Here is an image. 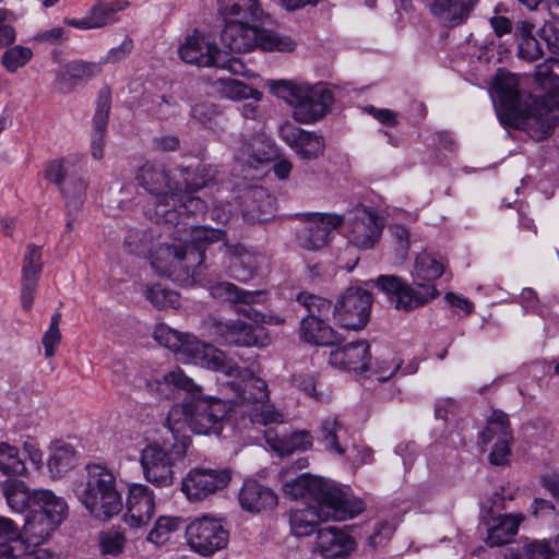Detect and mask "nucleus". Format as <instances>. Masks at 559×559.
Wrapping results in <instances>:
<instances>
[{"mask_svg":"<svg viewBox=\"0 0 559 559\" xmlns=\"http://www.w3.org/2000/svg\"><path fill=\"white\" fill-rule=\"evenodd\" d=\"M180 177L181 191L168 203L156 206L150 215L156 225L165 227L173 239L170 243H163L170 266L183 269L187 274L200 275L202 269L216 263L214 246L224 240L226 231L198 224V218L205 214L207 206L192 193L214 180L211 167L200 164L193 171L185 168Z\"/></svg>","mask_w":559,"mask_h":559,"instance_id":"1","label":"nucleus"},{"mask_svg":"<svg viewBox=\"0 0 559 559\" xmlns=\"http://www.w3.org/2000/svg\"><path fill=\"white\" fill-rule=\"evenodd\" d=\"M154 338L174 353L186 356L188 361L222 373L221 391L229 403L257 405L269 401L264 380L248 369H240L222 352L194 335L159 324L154 330Z\"/></svg>","mask_w":559,"mask_h":559,"instance_id":"2","label":"nucleus"},{"mask_svg":"<svg viewBox=\"0 0 559 559\" xmlns=\"http://www.w3.org/2000/svg\"><path fill=\"white\" fill-rule=\"evenodd\" d=\"M8 506L15 512L27 511L24 524L26 542L39 546L66 519L68 506L48 489L31 490L23 480L8 479L3 484Z\"/></svg>","mask_w":559,"mask_h":559,"instance_id":"3","label":"nucleus"},{"mask_svg":"<svg viewBox=\"0 0 559 559\" xmlns=\"http://www.w3.org/2000/svg\"><path fill=\"white\" fill-rule=\"evenodd\" d=\"M493 88L501 106L510 114L514 128L525 131L535 141H542L551 133L557 116L551 114L542 97L521 92L515 74L499 72Z\"/></svg>","mask_w":559,"mask_h":559,"instance_id":"4","label":"nucleus"},{"mask_svg":"<svg viewBox=\"0 0 559 559\" xmlns=\"http://www.w3.org/2000/svg\"><path fill=\"white\" fill-rule=\"evenodd\" d=\"M444 272V266L433 254L421 252L416 257L413 277L416 286L412 287L396 275H380L376 286L384 293L395 308L406 312L423 307L439 295L433 282Z\"/></svg>","mask_w":559,"mask_h":559,"instance_id":"5","label":"nucleus"},{"mask_svg":"<svg viewBox=\"0 0 559 559\" xmlns=\"http://www.w3.org/2000/svg\"><path fill=\"white\" fill-rule=\"evenodd\" d=\"M199 393L198 386L181 403L171 406L164 425L166 433L179 437L188 436L187 429L200 435L221 431V421L226 416L228 406L221 399L202 397Z\"/></svg>","mask_w":559,"mask_h":559,"instance_id":"6","label":"nucleus"},{"mask_svg":"<svg viewBox=\"0 0 559 559\" xmlns=\"http://www.w3.org/2000/svg\"><path fill=\"white\" fill-rule=\"evenodd\" d=\"M283 490L294 499H311L321 503V512L338 519H352L365 510L360 499H349L330 480L305 473L285 481Z\"/></svg>","mask_w":559,"mask_h":559,"instance_id":"7","label":"nucleus"},{"mask_svg":"<svg viewBox=\"0 0 559 559\" xmlns=\"http://www.w3.org/2000/svg\"><path fill=\"white\" fill-rule=\"evenodd\" d=\"M271 91L294 107L293 117L300 123H312L323 118L334 103L333 92L324 84H295L278 80L271 83Z\"/></svg>","mask_w":559,"mask_h":559,"instance_id":"8","label":"nucleus"},{"mask_svg":"<svg viewBox=\"0 0 559 559\" xmlns=\"http://www.w3.org/2000/svg\"><path fill=\"white\" fill-rule=\"evenodd\" d=\"M86 472V484L78 493L79 499L92 516L107 521L122 509V497L117 489L116 476L100 464H88Z\"/></svg>","mask_w":559,"mask_h":559,"instance_id":"9","label":"nucleus"},{"mask_svg":"<svg viewBox=\"0 0 559 559\" xmlns=\"http://www.w3.org/2000/svg\"><path fill=\"white\" fill-rule=\"evenodd\" d=\"M189 445V436L177 437L166 432L162 443L146 445L140 459L145 479L157 487L170 486L174 481L173 466L185 457Z\"/></svg>","mask_w":559,"mask_h":559,"instance_id":"10","label":"nucleus"},{"mask_svg":"<svg viewBox=\"0 0 559 559\" xmlns=\"http://www.w3.org/2000/svg\"><path fill=\"white\" fill-rule=\"evenodd\" d=\"M292 218L298 222L295 227L298 246L309 251L320 250L328 246L333 230L345 221L342 215L320 212L295 213Z\"/></svg>","mask_w":559,"mask_h":559,"instance_id":"11","label":"nucleus"},{"mask_svg":"<svg viewBox=\"0 0 559 559\" xmlns=\"http://www.w3.org/2000/svg\"><path fill=\"white\" fill-rule=\"evenodd\" d=\"M211 295L237 306L236 311L255 323L282 324L285 320L278 316H266L253 308V305L266 301V290H248L229 282H219L211 287Z\"/></svg>","mask_w":559,"mask_h":559,"instance_id":"12","label":"nucleus"},{"mask_svg":"<svg viewBox=\"0 0 559 559\" xmlns=\"http://www.w3.org/2000/svg\"><path fill=\"white\" fill-rule=\"evenodd\" d=\"M44 173L45 179L59 187L66 205L79 210L87 189L85 173L67 158L47 163Z\"/></svg>","mask_w":559,"mask_h":559,"instance_id":"13","label":"nucleus"},{"mask_svg":"<svg viewBox=\"0 0 559 559\" xmlns=\"http://www.w3.org/2000/svg\"><path fill=\"white\" fill-rule=\"evenodd\" d=\"M372 295L359 287L347 288L333 307L335 322L346 330H362L370 318Z\"/></svg>","mask_w":559,"mask_h":559,"instance_id":"14","label":"nucleus"},{"mask_svg":"<svg viewBox=\"0 0 559 559\" xmlns=\"http://www.w3.org/2000/svg\"><path fill=\"white\" fill-rule=\"evenodd\" d=\"M187 543L201 556H211L224 549L229 542V532L222 520L203 515L194 519L185 527Z\"/></svg>","mask_w":559,"mask_h":559,"instance_id":"15","label":"nucleus"},{"mask_svg":"<svg viewBox=\"0 0 559 559\" xmlns=\"http://www.w3.org/2000/svg\"><path fill=\"white\" fill-rule=\"evenodd\" d=\"M211 334L221 345L257 346L269 344V334L263 326H253L241 320L213 319L210 323Z\"/></svg>","mask_w":559,"mask_h":559,"instance_id":"16","label":"nucleus"},{"mask_svg":"<svg viewBox=\"0 0 559 559\" xmlns=\"http://www.w3.org/2000/svg\"><path fill=\"white\" fill-rule=\"evenodd\" d=\"M135 180L146 192L155 198L153 210L160 203H168L181 191V180H173L163 164L145 163L135 175ZM151 212V209L148 210Z\"/></svg>","mask_w":559,"mask_h":559,"instance_id":"17","label":"nucleus"},{"mask_svg":"<svg viewBox=\"0 0 559 559\" xmlns=\"http://www.w3.org/2000/svg\"><path fill=\"white\" fill-rule=\"evenodd\" d=\"M231 479L230 471L193 468L182 479L181 490L189 500L201 501L227 487Z\"/></svg>","mask_w":559,"mask_h":559,"instance_id":"18","label":"nucleus"},{"mask_svg":"<svg viewBox=\"0 0 559 559\" xmlns=\"http://www.w3.org/2000/svg\"><path fill=\"white\" fill-rule=\"evenodd\" d=\"M349 242L362 250L371 249L379 241L382 225L378 214L370 207L358 205L354 207L348 217Z\"/></svg>","mask_w":559,"mask_h":559,"instance_id":"19","label":"nucleus"},{"mask_svg":"<svg viewBox=\"0 0 559 559\" xmlns=\"http://www.w3.org/2000/svg\"><path fill=\"white\" fill-rule=\"evenodd\" d=\"M43 267L41 247L27 245L22 260L20 280V301L24 311L28 312L33 308Z\"/></svg>","mask_w":559,"mask_h":559,"instance_id":"20","label":"nucleus"},{"mask_svg":"<svg viewBox=\"0 0 559 559\" xmlns=\"http://www.w3.org/2000/svg\"><path fill=\"white\" fill-rule=\"evenodd\" d=\"M218 243V253L223 254V263H228L230 276L243 283L250 281L258 269L255 257L239 243H228L226 237Z\"/></svg>","mask_w":559,"mask_h":559,"instance_id":"21","label":"nucleus"},{"mask_svg":"<svg viewBox=\"0 0 559 559\" xmlns=\"http://www.w3.org/2000/svg\"><path fill=\"white\" fill-rule=\"evenodd\" d=\"M251 21L226 23L221 34L223 49L235 52H248L259 47L260 28L250 25Z\"/></svg>","mask_w":559,"mask_h":559,"instance_id":"22","label":"nucleus"},{"mask_svg":"<svg viewBox=\"0 0 559 559\" xmlns=\"http://www.w3.org/2000/svg\"><path fill=\"white\" fill-rule=\"evenodd\" d=\"M369 344L367 341H356L332 350L329 364L345 371L362 373L369 369Z\"/></svg>","mask_w":559,"mask_h":559,"instance_id":"23","label":"nucleus"},{"mask_svg":"<svg viewBox=\"0 0 559 559\" xmlns=\"http://www.w3.org/2000/svg\"><path fill=\"white\" fill-rule=\"evenodd\" d=\"M127 509L126 522L131 527L148 524L155 511L153 491L145 485L131 486L127 498Z\"/></svg>","mask_w":559,"mask_h":559,"instance_id":"24","label":"nucleus"},{"mask_svg":"<svg viewBox=\"0 0 559 559\" xmlns=\"http://www.w3.org/2000/svg\"><path fill=\"white\" fill-rule=\"evenodd\" d=\"M355 540L335 526L317 530L313 551L324 558H344L355 548Z\"/></svg>","mask_w":559,"mask_h":559,"instance_id":"25","label":"nucleus"},{"mask_svg":"<svg viewBox=\"0 0 559 559\" xmlns=\"http://www.w3.org/2000/svg\"><path fill=\"white\" fill-rule=\"evenodd\" d=\"M110 107V91L103 88L98 93L96 110L92 120L91 150L94 159H102L104 156L105 134L109 121Z\"/></svg>","mask_w":559,"mask_h":559,"instance_id":"26","label":"nucleus"},{"mask_svg":"<svg viewBox=\"0 0 559 559\" xmlns=\"http://www.w3.org/2000/svg\"><path fill=\"white\" fill-rule=\"evenodd\" d=\"M238 499L242 510L252 513L272 510L278 502L277 495L271 488L253 479L245 480Z\"/></svg>","mask_w":559,"mask_h":559,"instance_id":"27","label":"nucleus"},{"mask_svg":"<svg viewBox=\"0 0 559 559\" xmlns=\"http://www.w3.org/2000/svg\"><path fill=\"white\" fill-rule=\"evenodd\" d=\"M283 138L290 148L302 159H316L323 155L325 143L321 135L300 128H288Z\"/></svg>","mask_w":559,"mask_h":559,"instance_id":"28","label":"nucleus"},{"mask_svg":"<svg viewBox=\"0 0 559 559\" xmlns=\"http://www.w3.org/2000/svg\"><path fill=\"white\" fill-rule=\"evenodd\" d=\"M218 13L226 23L251 21L264 23L270 19L259 0H217Z\"/></svg>","mask_w":559,"mask_h":559,"instance_id":"29","label":"nucleus"},{"mask_svg":"<svg viewBox=\"0 0 559 559\" xmlns=\"http://www.w3.org/2000/svg\"><path fill=\"white\" fill-rule=\"evenodd\" d=\"M218 49L219 48L211 43L210 39H206L195 31L191 36H188L186 41L180 46L179 57L187 63L200 67H212Z\"/></svg>","mask_w":559,"mask_h":559,"instance_id":"30","label":"nucleus"},{"mask_svg":"<svg viewBox=\"0 0 559 559\" xmlns=\"http://www.w3.org/2000/svg\"><path fill=\"white\" fill-rule=\"evenodd\" d=\"M299 337L302 342L317 346H335L344 341V338L325 322V319L314 317H304L301 319Z\"/></svg>","mask_w":559,"mask_h":559,"instance_id":"31","label":"nucleus"},{"mask_svg":"<svg viewBox=\"0 0 559 559\" xmlns=\"http://www.w3.org/2000/svg\"><path fill=\"white\" fill-rule=\"evenodd\" d=\"M269 447L280 456H288L298 451H307L313 444V435L308 430H296L290 435L265 433Z\"/></svg>","mask_w":559,"mask_h":559,"instance_id":"32","label":"nucleus"},{"mask_svg":"<svg viewBox=\"0 0 559 559\" xmlns=\"http://www.w3.org/2000/svg\"><path fill=\"white\" fill-rule=\"evenodd\" d=\"M504 559H559V536L508 548Z\"/></svg>","mask_w":559,"mask_h":559,"instance_id":"33","label":"nucleus"},{"mask_svg":"<svg viewBox=\"0 0 559 559\" xmlns=\"http://www.w3.org/2000/svg\"><path fill=\"white\" fill-rule=\"evenodd\" d=\"M321 503H314L308 509L292 511L289 516L292 533L296 536H309L314 531L319 522L323 521H344L345 519L335 518L332 514L321 512Z\"/></svg>","mask_w":559,"mask_h":559,"instance_id":"34","label":"nucleus"},{"mask_svg":"<svg viewBox=\"0 0 559 559\" xmlns=\"http://www.w3.org/2000/svg\"><path fill=\"white\" fill-rule=\"evenodd\" d=\"M102 68L98 62L73 60L64 64L56 74V82L70 90L79 81H87L100 73Z\"/></svg>","mask_w":559,"mask_h":559,"instance_id":"35","label":"nucleus"},{"mask_svg":"<svg viewBox=\"0 0 559 559\" xmlns=\"http://www.w3.org/2000/svg\"><path fill=\"white\" fill-rule=\"evenodd\" d=\"M478 0H438L433 1L430 11L445 22L454 24L465 21Z\"/></svg>","mask_w":559,"mask_h":559,"instance_id":"36","label":"nucleus"},{"mask_svg":"<svg viewBox=\"0 0 559 559\" xmlns=\"http://www.w3.org/2000/svg\"><path fill=\"white\" fill-rule=\"evenodd\" d=\"M522 520L523 516L521 514H504L493 519V524L487 530V545L496 547L508 544L516 535Z\"/></svg>","mask_w":559,"mask_h":559,"instance_id":"37","label":"nucleus"},{"mask_svg":"<svg viewBox=\"0 0 559 559\" xmlns=\"http://www.w3.org/2000/svg\"><path fill=\"white\" fill-rule=\"evenodd\" d=\"M160 233L154 228H132L124 238L126 250L136 257H147L156 246Z\"/></svg>","mask_w":559,"mask_h":559,"instance_id":"38","label":"nucleus"},{"mask_svg":"<svg viewBox=\"0 0 559 559\" xmlns=\"http://www.w3.org/2000/svg\"><path fill=\"white\" fill-rule=\"evenodd\" d=\"M343 430L344 427L336 416H328L314 429L313 438L323 444L326 451L344 455L346 451L340 443V432Z\"/></svg>","mask_w":559,"mask_h":559,"instance_id":"39","label":"nucleus"},{"mask_svg":"<svg viewBox=\"0 0 559 559\" xmlns=\"http://www.w3.org/2000/svg\"><path fill=\"white\" fill-rule=\"evenodd\" d=\"M504 438L513 439L509 416L500 409H495L490 417H488L486 427L479 433L480 442L488 444L493 440L497 441Z\"/></svg>","mask_w":559,"mask_h":559,"instance_id":"40","label":"nucleus"},{"mask_svg":"<svg viewBox=\"0 0 559 559\" xmlns=\"http://www.w3.org/2000/svg\"><path fill=\"white\" fill-rule=\"evenodd\" d=\"M275 145L272 140L263 136H254L252 142L243 145L239 159L252 165L253 163H266L273 159Z\"/></svg>","mask_w":559,"mask_h":559,"instance_id":"41","label":"nucleus"},{"mask_svg":"<svg viewBox=\"0 0 559 559\" xmlns=\"http://www.w3.org/2000/svg\"><path fill=\"white\" fill-rule=\"evenodd\" d=\"M194 390H198V385L181 369L167 372L160 378V400L175 399L176 391L189 394Z\"/></svg>","mask_w":559,"mask_h":559,"instance_id":"42","label":"nucleus"},{"mask_svg":"<svg viewBox=\"0 0 559 559\" xmlns=\"http://www.w3.org/2000/svg\"><path fill=\"white\" fill-rule=\"evenodd\" d=\"M75 451L70 444L56 447L48 460V469L53 477H60L75 465Z\"/></svg>","mask_w":559,"mask_h":559,"instance_id":"43","label":"nucleus"},{"mask_svg":"<svg viewBox=\"0 0 559 559\" xmlns=\"http://www.w3.org/2000/svg\"><path fill=\"white\" fill-rule=\"evenodd\" d=\"M297 43L290 36L277 32L260 28L259 48L264 51L293 52Z\"/></svg>","mask_w":559,"mask_h":559,"instance_id":"44","label":"nucleus"},{"mask_svg":"<svg viewBox=\"0 0 559 559\" xmlns=\"http://www.w3.org/2000/svg\"><path fill=\"white\" fill-rule=\"evenodd\" d=\"M24 547L23 543L0 542V559H49L50 552L44 548L34 546L27 549L32 544Z\"/></svg>","mask_w":559,"mask_h":559,"instance_id":"45","label":"nucleus"},{"mask_svg":"<svg viewBox=\"0 0 559 559\" xmlns=\"http://www.w3.org/2000/svg\"><path fill=\"white\" fill-rule=\"evenodd\" d=\"M128 7V1L98 2L93 5L88 12L95 28H100L116 22L117 12Z\"/></svg>","mask_w":559,"mask_h":559,"instance_id":"46","label":"nucleus"},{"mask_svg":"<svg viewBox=\"0 0 559 559\" xmlns=\"http://www.w3.org/2000/svg\"><path fill=\"white\" fill-rule=\"evenodd\" d=\"M25 471V463L19 449L7 442H0V472L4 475H23Z\"/></svg>","mask_w":559,"mask_h":559,"instance_id":"47","label":"nucleus"},{"mask_svg":"<svg viewBox=\"0 0 559 559\" xmlns=\"http://www.w3.org/2000/svg\"><path fill=\"white\" fill-rule=\"evenodd\" d=\"M536 82L549 92H559V58L549 57L545 63L536 66Z\"/></svg>","mask_w":559,"mask_h":559,"instance_id":"48","label":"nucleus"},{"mask_svg":"<svg viewBox=\"0 0 559 559\" xmlns=\"http://www.w3.org/2000/svg\"><path fill=\"white\" fill-rule=\"evenodd\" d=\"M186 527V521L181 518L160 516L147 535V540L155 545L165 544L169 534Z\"/></svg>","mask_w":559,"mask_h":559,"instance_id":"49","label":"nucleus"},{"mask_svg":"<svg viewBox=\"0 0 559 559\" xmlns=\"http://www.w3.org/2000/svg\"><path fill=\"white\" fill-rule=\"evenodd\" d=\"M296 300L307 309L308 314L306 317L325 319L333 311L332 302L329 299L313 294L301 292L297 294Z\"/></svg>","mask_w":559,"mask_h":559,"instance_id":"50","label":"nucleus"},{"mask_svg":"<svg viewBox=\"0 0 559 559\" xmlns=\"http://www.w3.org/2000/svg\"><path fill=\"white\" fill-rule=\"evenodd\" d=\"M224 94L231 99H261L262 93L236 79H219Z\"/></svg>","mask_w":559,"mask_h":559,"instance_id":"51","label":"nucleus"},{"mask_svg":"<svg viewBox=\"0 0 559 559\" xmlns=\"http://www.w3.org/2000/svg\"><path fill=\"white\" fill-rule=\"evenodd\" d=\"M33 57L29 48L16 45L8 48L2 57L1 63L10 73H14L17 69L24 67Z\"/></svg>","mask_w":559,"mask_h":559,"instance_id":"52","label":"nucleus"},{"mask_svg":"<svg viewBox=\"0 0 559 559\" xmlns=\"http://www.w3.org/2000/svg\"><path fill=\"white\" fill-rule=\"evenodd\" d=\"M146 298L151 304L158 308H177L179 307V295L170 289H166L160 285H153L145 290Z\"/></svg>","mask_w":559,"mask_h":559,"instance_id":"53","label":"nucleus"},{"mask_svg":"<svg viewBox=\"0 0 559 559\" xmlns=\"http://www.w3.org/2000/svg\"><path fill=\"white\" fill-rule=\"evenodd\" d=\"M231 53L225 49H218L212 67L227 70L235 75H247L246 64L239 58L231 56Z\"/></svg>","mask_w":559,"mask_h":559,"instance_id":"54","label":"nucleus"},{"mask_svg":"<svg viewBox=\"0 0 559 559\" xmlns=\"http://www.w3.org/2000/svg\"><path fill=\"white\" fill-rule=\"evenodd\" d=\"M126 536L120 531H108L100 536V550L105 555L118 556L126 545Z\"/></svg>","mask_w":559,"mask_h":559,"instance_id":"55","label":"nucleus"},{"mask_svg":"<svg viewBox=\"0 0 559 559\" xmlns=\"http://www.w3.org/2000/svg\"><path fill=\"white\" fill-rule=\"evenodd\" d=\"M250 421L252 424L259 425H270V424H278L283 421V415L278 411H276L273 406L263 404H257L250 414Z\"/></svg>","mask_w":559,"mask_h":559,"instance_id":"56","label":"nucleus"},{"mask_svg":"<svg viewBox=\"0 0 559 559\" xmlns=\"http://www.w3.org/2000/svg\"><path fill=\"white\" fill-rule=\"evenodd\" d=\"M544 41L539 36L523 38L519 41V55L526 60L534 61L544 56Z\"/></svg>","mask_w":559,"mask_h":559,"instance_id":"57","label":"nucleus"},{"mask_svg":"<svg viewBox=\"0 0 559 559\" xmlns=\"http://www.w3.org/2000/svg\"><path fill=\"white\" fill-rule=\"evenodd\" d=\"M513 439H500L495 441L492 450L488 455L489 463L495 466H502L509 463L511 456V443Z\"/></svg>","mask_w":559,"mask_h":559,"instance_id":"58","label":"nucleus"},{"mask_svg":"<svg viewBox=\"0 0 559 559\" xmlns=\"http://www.w3.org/2000/svg\"><path fill=\"white\" fill-rule=\"evenodd\" d=\"M14 14L7 10L0 9V47L10 46L15 41L16 33L11 24Z\"/></svg>","mask_w":559,"mask_h":559,"instance_id":"59","label":"nucleus"},{"mask_svg":"<svg viewBox=\"0 0 559 559\" xmlns=\"http://www.w3.org/2000/svg\"><path fill=\"white\" fill-rule=\"evenodd\" d=\"M133 39L129 36H126L122 43L111 48L104 57H100L98 63L107 64V63H117L123 59H126L133 50Z\"/></svg>","mask_w":559,"mask_h":559,"instance_id":"60","label":"nucleus"},{"mask_svg":"<svg viewBox=\"0 0 559 559\" xmlns=\"http://www.w3.org/2000/svg\"><path fill=\"white\" fill-rule=\"evenodd\" d=\"M190 116L201 124L213 128V120L217 116V110L212 104L199 103L192 106Z\"/></svg>","mask_w":559,"mask_h":559,"instance_id":"61","label":"nucleus"},{"mask_svg":"<svg viewBox=\"0 0 559 559\" xmlns=\"http://www.w3.org/2000/svg\"><path fill=\"white\" fill-rule=\"evenodd\" d=\"M537 36L544 41L548 51L559 56V31L550 23H545L538 31Z\"/></svg>","mask_w":559,"mask_h":559,"instance_id":"62","label":"nucleus"},{"mask_svg":"<svg viewBox=\"0 0 559 559\" xmlns=\"http://www.w3.org/2000/svg\"><path fill=\"white\" fill-rule=\"evenodd\" d=\"M393 534V527L388 522H378L374 524L372 534L368 537V544L376 548L386 543Z\"/></svg>","mask_w":559,"mask_h":559,"instance_id":"63","label":"nucleus"},{"mask_svg":"<svg viewBox=\"0 0 559 559\" xmlns=\"http://www.w3.org/2000/svg\"><path fill=\"white\" fill-rule=\"evenodd\" d=\"M532 515L536 519H549L552 520L557 516V510L552 502L542 499L535 498L533 503L531 504Z\"/></svg>","mask_w":559,"mask_h":559,"instance_id":"64","label":"nucleus"}]
</instances>
